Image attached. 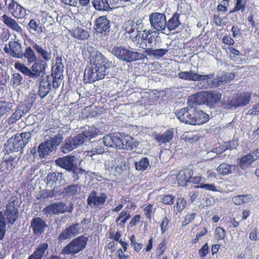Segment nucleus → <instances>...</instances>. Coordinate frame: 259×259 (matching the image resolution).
I'll return each mask as SVG.
<instances>
[{
  "mask_svg": "<svg viewBox=\"0 0 259 259\" xmlns=\"http://www.w3.org/2000/svg\"><path fill=\"white\" fill-rule=\"evenodd\" d=\"M193 174V170L189 168H185L180 170L176 178L178 185L182 187L186 186L187 184L190 182Z\"/></svg>",
  "mask_w": 259,
  "mask_h": 259,
  "instance_id": "21",
  "label": "nucleus"
},
{
  "mask_svg": "<svg viewBox=\"0 0 259 259\" xmlns=\"http://www.w3.org/2000/svg\"><path fill=\"white\" fill-rule=\"evenodd\" d=\"M213 73L206 75H201L194 71H181L178 73V77L182 79L190 81H205L213 76Z\"/></svg>",
  "mask_w": 259,
  "mask_h": 259,
  "instance_id": "15",
  "label": "nucleus"
},
{
  "mask_svg": "<svg viewBox=\"0 0 259 259\" xmlns=\"http://www.w3.org/2000/svg\"><path fill=\"white\" fill-rule=\"evenodd\" d=\"M13 107V103L10 102L0 101V117L10 113Z\"/></svg>",
  "mask_w": 259,
  "mask_h": 259,
  "instance_id": "44",
  "label": "nucleus"
},
{
  "mask_svg": "<svg viewBox=\"0 0 259 259\" xmlns=\"http://www.w3.org/2000/svg\"><path fill=\"white\" fill-rule=\"evenodd\" d=\"M107 195L105 193H100L99 196L95 190H93L89 195L87 199V204L91 207L103 208L107 199Z\"/></svg>",
  "mask_w": 259,
  "mask_h": 259,
  "instance_id": "11",
  "label": "nucleus"
},
{
  "mask_svg": "<svg viewBox=\"0 0 259 259\" xmlns=\"http://www.w3.org/2000/svg\"><path fill=\"white\" fill-rule=\"evenodd\" d=\"M27 28L29 30L33 31L39 35L44 32L42 25L40 24L38 19H31L27 24Z\"/></svg>",
  "mask_w": 259,
  "mask_h": 259,
  "instance_id": "36",
  "label": "nucleus"
},
{
  "mask_svg": "<svg viewBox=\"0 0 259 259\" xmlns=\"http://www.w3.org/2000/svg\"><path fill=\"white\" fill-rule=\"evenodd\" d=\"M93 5L96 10L100 11H108L112 9L109 0H93Z\"/></svg>",
  "mask_w": 259,
  "mask_h": 259,
  "instance_id": "41",
  "label": "nucleus"
},
{
  "mask_svg": "<svg viewBox=\"0 0 259 259\" xmlns=\"http://www.w3.org/2000/svg\"><path fill=\"white\" fill-rule=\"evenodd\" d=\"M30 68L19 62L15 63V68L30 78L36 79L42 77L45 74V64L39 60L35 53L30 57L24 58Z\"/></svg>",
  "mask_w": 259,
  "mask_h": 259,
  "instance_id": "2",
  "label": "nucleus"
},
{
  "mask_svg": "<svg viewBox=\"0 0 259 259\" xmlns=\"http://www.w3.org/2000/svg\"><path fill=\"white\" fill-rule=\"evenodd\" d=\"M9 12L14 18L22 19L26 17V10L15 0H4Z\"/></svg>",
  "mask_w": 259,
  "mask_h": 259,
  "instance_id": "10",
  "label": "nucleus"
},
{
  "mask_svg": "<svg viewBox=\"0 0 259 259\" xmlns=\"http://www.w3.org/2000/svg\"><path fill=\"white\" fill-rule=\"evenodd\" d=\"M259 159V149L256 148L254 150L249 152L237 159V162L242 170L246 169L252 163Z\"/></svg>",
  "mask_w": 259,
  "mask_h": 259,
  "instance_id": "12",
  "label": "nucleus"
},
{
  "mask_svg": "<svg viewBox=\"0 0 259 259\" xmlns=\"http://www.w3.org/2000/svg\"><path fill=\"white\" fill-rule=\"evenodd\" d=\"M36 95L32 94L28 96V99L25 101V103L22 104L25 109L28 112L29 110L32 107L33 104L36 101Z\"/></svg>",
  "mask_w": 259,
  "mask_h": 259,
  "instance_id": "56",
  "label": "nucleus"
},
{
  "mask_svg": "<svg viewBox=\"0 0 259 259\" xmlns=\"http://www.w3.org/2000/svg\"><path fill=\"white\" fill-rule=\"evenodd\" d=\"M130 212L127 210L121 211L115 220L117 225L121 228H124L125 223L131 218Z\"/></svg>",
  "mask_w": 259,
  "mask_h": 259,
  "instance_id": "40",
  "label": "nucleus"
},
{
  "mask_svg": "<svg viewBox=\"0 0 259 259\" xmlns=\"http://www.w3.org/2000/svg\"><path fill=\"white\" fill-rule=\"evenodd\" d=\"M4 52L11 56L20 58L29 57L34 55V51L30 46L26 47L24 52L22 51V45L18 41H10L4 48Z\"/></svg>",
  "mask_w": 259,
  "mask_h": 259,
  "instance_id": "4",
  "label": "nucleus"
},
{
  "mask_svg": "<svg viewBox=\"0 0 259 259\" xmlns=\"http://www.w3.org/2000/svg\"><path fill=\"white\" fill-rule=\"evenodd\" d=\"M10 35V30L8 28H3L0 30V39L3 42L7 41L9 39Z\"/></svg>",
  "mask_w": 259,
  "mask_h": 259,
  "instance_id": "61",
  "label": "nucleus"
},
{
  "mask_svg": "<svg viewBox=\"0 0 259 259\" xmlns=\"http://www.w3.org/2000/svg\"><path fill=\"white\" fill-rule=\"evenodd\" d=\"M4 214L6 216L9 224L13 225L17 221L19 217V211L13 202H10L7 205Z\"/></svg>",
  "mask_w": 259,
  "mask_h": 259,
  "instance_id": "19",
  "label": "nucleus"
},
{
  "mask_svg": "<svg viewBox=\"0 0 259 259\" xmlns=\"http://www.w3.org/2000/svg\"><path fill=\"white\" fill-rule=\"evenodd\" d=\"M153 206L154 205L153 204L150 203L143 208L144 215L149 222H151L155 212V208Z\"/></svg>",
  "mask_w": 259,
  "mask_h": 259,
  "instance_id": "49",
  "label": "nucleus"
},
{
  "mask_svg": "<svg viewBox=\"0 0 259 259\" xmlns=\"http://www.w3.org/2000/svg\"><path fill=\"white\" fill-rule=\"evenodd\" d=\"M149 21L151 26L157 31H163L166 28V16L164 14L152 13L149 16Z\"/></svg>",
  "mask_w": 259,
  "mask_h": 259,
  "instance_id": "13",
  "label": "nucleus"
},
{
  "mask_svg": "<svg viewBox=\"0 0 259 259\" xmlns=\"http://www.w3.org/2000/svg\"><path fill=\"white\" fill-rule=\"evenodd\" d=\"M143 33L141 34L140 31L137 29L132 35L129 36L132 42L139 48L145 50L147 49L149 44H152L156 41V37L153 35L154 32L151 30H144Z\"/></svg>",
  "mask_w": 259,
  "mask_h": 259,
  "instance_id": "5",
  "label": "nucleus"
},
{
  "mask_svg": "<svg viewBox=\"0 0 259 259\" xmlns=\"http://www.w3.org/2000/svg\"><path fill=\"white\" fill-rule=\"evenodd\" d=\"M6 232V222L4 212L0 211V240H3Z\"/></svg>",
  "mask_w": 259,
  "mask_h": 259,
  "instance_id": "54",
  "label": "nucleus"
},
{
  "mask_svg": "<svg viewBox=\"0 0 259 259\" xmlns=\"http://www.w3.org/2000/svg\"><path fill=\"white\" fill-rule=\"evenodd\" d=\"M49 248V244L47 242H43L39 244L35 248L34 252L27 259H42L46 251Z\"/></svg>",
  "mask_w": 259,
  "mask_h": 259,
  "instance_id": "31",
  "label": "nucleus"
},
{
  "mask_svg": "<svg viewBox=\"0 0 259 259\" xmlns=\"http://www.w3.org/2000/svg\"><path fill=\"white\" fill-rule=\"evenodd\" d=\"M63 70L64 65L62 63L61 57H56L55 58V62L53 63L51 75L63 77Z\"/></svg>",
  "mask_w": 259,
  "mask_h": 259,
  "instance_id": "30",
  "label": "nucleus"
},
{
  "mask_svg": "<svg viewBox=\"0 0 259 259\" xmlns=\"http://www.w3.org/2000/svg\"><path fill=\"white\" fill-rule=\"evenodd\" d=\"M31 137L29 132L17 133L8 140L7 148L12 152L20 151L29 142Z\"/></svg>",
  "mask_w": 259,
  "mask_h": 259,
  "instance_id": "6",
  "label": "nucleus"
},
{
  "mask_svg": "<svg viewBox=\"0 0 259 259\" xmlns=\"http://www.w3.org/2000/svg\"><path fill=\"white\" fill-rule=\"evenodd\" d=\"M251 197L249 195H239L232 198L233 203L237 205H242L250 201Z\"/></svg>",
  "mask_w": 259,
  "mask_h": 259,
  "instance_id": "45",
  "label": "nucleus"
},
{
  "mask_svg": "<svg viewBox=\"0 0 259 259\" xmlns=\"http://www.w3.org/2000/svg\"><path fill=\"white\" fill-rule=\"evenodd\" d=\"M222 94L215 90L201 91L193 95V101L198 105H206L214 108L222 99Z\"/></svg>",
  "mask_w": 259,
  "mask_h": 259,
  "instance_id": "3",
  "label": "nucleus"
},
{
  "mask_svg": "<svg viewBox=\"0 0 259 259\" xmlns=\"http://www.w3.org/2000/svg\"><path fill=\"white\" fill-rule=\"evenodd\" d=\"M94 62H91L85 69L84 80L89 83H93L103 79L106 74L107 59L100 52L96 51L93 56Z\"/></svg>",
  "mask_w": 259,
  "mask_h": 259,
  "instance_id": "1",
  "label": "nucleus"
},
{
  "mask_svg": "<svg viewBox=\"0 0 259 259\" xmlns=\"http://www.w3.org/2000/svg\"><path fill=\"white\" fill-rule=\"evenodd\" d=\"M123 137L120 135L118 136H113L112 137H104L103 142L106 146L115 147L118 149L123 148L122 139Z\"/></svg>",
  "mask_w": 259,
  "mask_h": 259,
  "instance_id": "25",
  "label": "nucleus"
},
{
  "mask_svg": "<svg viewBox=\"0 0 259 259\" xmlns=\"http://www.w3.org/2000/svg\"><path fill=\"white\" fill-rule=\"evenodd\" d=\"M235 166V165L222 163L217 168V171L219 175L226 176L232 174L234 170Z\"/></svg>",
  "mask_w": 259,
  "mask_h": 259,
  "instance_id": "38",
  "label": "nucleus"
},
{
  "mask_svg": "<svg viewBox=\"0 0 259 259\" xmlns=\"http://www.w3.org/2000/svg\"><path fill=\"white\" fill-rule=\"evenodd\" d=\"M23 81V77L19 73H14L11 78V85L14 88L21 84Z\"/></svg>",
  "mask_w": 259,
  "mask_h": 259,
  "instance_id": "52",
  "label": "nucleus"
},
{
  "mask_svg": "<svg viewBox=\"0 0 259 259\" xmlns=\"http://www.w3.org/2000/svg\"><path fill=\"white\" fill-rule=\"evenodd\" d=\"M32 49L36 51V53L39 55L41 59L39 57L37 58L39 60L43 61L45 64V70L48 66L47 62L50 61L52 58V53L51 51H48L44 49L41 46L36 43H34L32 46Z\"/></svg>",
  "mask_w": 259,
  "mask_h": 259,
  "instance_id": "27",
  "label": "nucleus"
},
{
  "mask_svg": "<svg viewBox=\"0 0 259 259\" xmlns=\"http://www.w3.org/2000/svg\"><path fill=\"white\" fill-rule=\"evenodd\" d=\"M180 17V14L176 12L172 17L167 22L166 21V27L169 31L175 30L181 25Z\"/></svg>",
  "mask_w": 259,
  "mask_h": 259,
  "instance_id": "35",
  "label": "nucleus"
},
{
  "mask_svg": "<svg viewBox=\"0 0 259 259\" xmlns=\"http://www.w3.org/2000/svg\"><path fill=\"white\" fill-rule=\"evenodd\" d=\"M63 77L56 76L54 75H47V80H50V84L54 89H57L60 85Z\"/></svg>",
  "mask_w": 259,
  "mask_h": 259,
  "instance_id": "51",
  "label": "nucleus"
},
{
  "mask_svg": "<svg viewBox=\"0 0 259 259\" xmlns=\"http://www.w3.org/2000/svg\"><path fill=\"white\" fill-rule=\"evenodd\" d=\"M79 224H73L66 227L59 235L58 239L63 242L71 237L75 236L79 233Z\"/></svg>",
  "mask_w": 259,
  "mask_h": 259,
  "instance_id": "18",
  "label": "nucleus"
},
{
  "mask_svg": "<svg viewBox=\"0 0 259 259\" xmlns=\"http://www.w3.org/2000/svg\"><path fill=\"white\" fill-rule=\"evenodd\" d=\"M112 53L119 59L126 62H132L142 58L141 53L131 51L121 46L114 47L112 49Z\"/></svg>",
  "mask_w": 259,
  "mask_h": 259,
  "instance_id": "8",
  "label": "nucleus"
},
{
  "mask_svg": "<svg viewBox=\"0 0 259 259\" xmlns=\"http://www.w3.org/2000/svg\"><path fill=\"white\" fill-rule=\"evenodd\" d=\"M33 234L35 235H40L44 233L48 227L46 222L41 218L34 217L30 222Z\"/></svg>",
  "mask_w": 259,
  "mask_h": 259,
  "instance_id": "20",
  "label": "nucleus"
},
{
  "mask_svg": "<svg viewBox=\"0 0 259 259\" xmlns=\"http://www.w3.org/2000/svg\"><path fill=\"white\" fill-rule=\"evenodd\" d=\"M3 23L9 28L18 33L22 32V29L17 21L11 16L4 14L1 18Z\"/></svg>",
  "mask_w": 259,
  "mask_h": 259,
  "instance_id": "24",
  "label": "nucleus"
},
{
  "mask_svg": "<svg viewBox=\"0 0 259 259\" xmlns=\"http://www.w3.org/2000/svg\"><path fill=\"white\" fill-rule=\"evenodd\" d=\"M194 108L185 107L176 112V117L181 121L186 124H191L193 122Z\"/></svg>",
  "mask_w": 259,
  "mask_h": 259,
  "instance_id": "17",
  "label": "nucleus"
},
{
  "mask_svg": "<svg viewBox=\"0 0 259 259\" xmlns=\"http://www.w3.org/2000/svg\"><path fill=\"white\" fill-rule=\"evenodd\" d=\"M235 95L238 107L245 106L250 101L251 96L250 92H244L241 93H236Z\"/></svg>",
  "mask_w": 259,
  "mask_h": 259,
  "instance_id": "32",
  "label": "nucleus"
},
{
  "mask_svg": "<svg viewBox=\"0 0 259 259\" xmlns=\"http://www.w3.org/2000/svg\"><path fill=\"white\" fill-rule=\"evenodd\" d=\"M97 135V133L94 127H89L88 130L85 129L81 133L77 134V138L82 141V143L86 140H90Z\"/></svg>",
  "mask_w": 259,
  "mask_h": 259,
  "instance_id": "37",
  "label": "nucleus"
},
{
  "mask_svg": "<svg viewBox=\"0 0 259 259\" xmlns=\"http://www.w3.org/2000/svg\"><path fill=\"white\" fill-rule=\"evenodd\" d=\"M194 116H193V121L192 125H200L207 122L209 119V115L204 111L194 108Z\"/></svg>",
  "mask_w": 259,
  "mask_h": 259,
  "instance_id": "26",
  "label": "nucleus"
},
{
  "mask_svg": "<svg viewBox=\"0 0 259 259\" xmlns=\"http://www.w3.org/2000/svg\"><path fill=\"white\" fill-rule=\"evenodd\" d=\"M174 135V130L173 128H168L163 134H157L155 135V140L159 143L166 144L170 142Z\"/></svg>",
  "mask_w": 259,
  "mask_h": 259,
  "instance_id": "29",
  "label": "nucleus"
},
{
  "mask_svg": "<svg viewBox=\"0 0 259 259\" xmlns=\"http://www.w3.org/2000/svg\"><path fill=\"white\" fill-rule=\"evenodd\" d=\"M130 240L131 242V245L134 248V250L137 252H139L142 248V244L137 242L136 240V237L134 234L130 237Z\"/></svg>",
  "mask_w": 259,
  "mask_h": 259,
  "instance_id": "58",
  "label": "nucleus"
},
{
  "mask_svg": "<svg viewBox=\"0 0 259 259\" xmlns=\"http://www.w3.org/2000/svg\"><path fill=\"white\" fill-rule=\"evenodd\" d=\"M51 142L45 141L41 143L37 148V153L40 158H44L52 151L53 149L50 145Z\"/></svg>",
  "mask_w": 259,
  "mask_h": 259,
  "instance_id": "42",
  "label": "nucleus"
},
{
  "mask_svg": "<svg viewBox=\"0 0 259 259\" xmlns=\"http://www.w3.org/2000/svg\"><path fill=\"white\" fill-rule=\"evenodd\" d=\"M247 0H236L234 7L230 11V13H235L241 11L243 12L246 8Z\"/></svg>",
  "mask_w": 259,
  "mask_h": 259,
  "instance_id": "47",
  "label": "nucleus"
},
{
  "mask_svg": "<svg viewBox=\"0 0 259 259\" xmlns=\"http://www.w3.org/2000/svg\"><path fill=\"white\" fill-rule=\"evenodd\" d=\"M152 44H149L147 49L145 52L149 56H153L156 58H160L164 56L169 51L167 49H153Z\"/></svg>",
  "mask_w": 259,
  "mask_h": 259,
  "instance_id": "33",
  "label": "nucleus"
},
{
  "mask_svg": "<svg viewBox=\"0 0 259 259\" xmlns=\"http://www.w3.org/2000/svg\"><path fill=\"white\" fill-rule=\"evenodd\" d=\"M222 107L225 109L237 108L238 107L235 94L227 98H224L221 103Z\"/></svg>",
  "mask_w": 259,
  "mask_h": 259,
  "instance_id": "39",
  "label": "nucleus"
},
{
  "mask_svg": "<svg viewBox=\"0 0 259 259\" xmlns=\"http://www.w3.org/2000/svg\"><path fill=\"white\" fill-rule=\"evenodd\" d=\"M215 235L218 240L224 239L226 237V231L221 227H218L215 229Z\"/></svg>",
  "mask_w": 259,
  "mask_h": 259,
  "instance_id": "63",
  "label": "nucleus"
},
{
  "mask_svg": "<svg viewBox=\"0 0 259 259\" xmlns=\"http://www.w3.org/2000/svg\"><path fill=\"white\" fill-rule=\"evenodd\" d=\"M77 135L74 138L69 137L65 140V143L61 147V150L64 153H67L74 149L78 145L82 144V141L77 138Z\"/></svg>",
  "mask_w": 259,
  "mask_h": 259,
  "instance_id": "23",
  "label": "nucleus"
},
{
  "mask_svg": "<svg viewBox=\"0 0 259 259\" xmlns=\"http://www.w3.org/2000/svg\"><path fill=\"white\" fill-rule=\"evenodd\" d=\"M169 223V220L166 216L162 218L160 224V227L161 231V234H164L168 229V225Z\"/></svg>",
  "mask_w": 259,
  "mask_h": 259,
  "instance_id": "62",
  "label": "nucleus"
},
{
  "mask_svg": "<svg viewBox=\"0 0 259 259\" xmlns=\"http://www.w3.org/2000/svg\"><path fill=\"white\" fill-rule=\"evenodd\" d=\"M186 205L187 202L184 198L182 197H178L175 205L176 213L182 212L185 209Z\"/></svg>",
  "mask_w": 259,
  "mask_h": 259,
  "instance_id": "53",
  "label": "nucleus"
},
{
  "mask_svg": "<svg viewBox=\"0 0 259 259\" xmlns=\"http://www.w3.org/2000/svg\"><path fill=\"white\" fill-rule=\"evenodd\" d=\"M110 22L106 16H100L96 19L95 30L97 34L101 36L108 35L110 32Z\"/></svg>",
  "mask_w": 259,
  "mask_h": 259,
  "instance_id": "14",
  "label": "nucleus"
},
{
  "mask_svg": "<svg viewBox=\"0 0 259 259\" xmlns=\"http://www.w3.org/2000/svg\"><path fill=\"white\" fill-rule=\"evenodd\" d=\"M196 231H197L196 237L191 240L193 244L197 243L201 239V237L206 235L208 232L207 229L205 227L199 225L197 226Z\"/></svg>",
  "mask_w": 259,
  "mask_h": 259,
  "instance_id": "46",
  "label": "nucleus"
},
{
  "mask_svg": "<svg viewBox=\"0 0 259 259\" xmlns=\"http://www.w3.org/2000/svg\"><path fill=\"white\" fill-rule=\"evenodd\" d=\"M123 148L122 149L126 150H132L134 148V139L129 136H124L122 139Z\"/></svg>",
  "mask_w": 259,
  "mask_h": 259,
  "instance_id": "55",
  "label": "nucleus"
},
{
  "mask_svg": "<svg viewBox=\"0 0 259 259\" xmlns=\"http://www.w3.org/2000/svg\"><path fill=\"white\" fill-rule=\"evenodd\" d=\"M134 25V22L133 20H129L124 22L122 25V29L125 33L128 34L130 36L136 31Z\"/></svg>",
  "mask_w": 259,
  "mask_h": 259,
  "instance_id": "50",
  "label": "nucleus"
},
{
  "mask_svg": "<svg viewBox=\"0 0 259 259\" xmlns=\"http://www.w3.org/2000/svg\"><path fill=\"white\" fill-rule=\"evenodd\" d=\"M50 80H49V81H48V80H47L46 81L44 82V79L40 78L38 95L41 97V98H43L45 97H46L50 92Z\"/></svg>",
  "mask_w": 259,
  "mask_h": 259,
  "instance_id": "43",
  "label": "nucleus"
},
{
  "mask_svg": "<svg viewBox=\"0 0 259 259\" xmlns=\"http://www.w3.org/2000/svg\"><path fill=\"white\" fill-rule=\"evenodd\" d=\"M55 196L56 192L54 190L45 189L40 192L39 199L45 200L49 198H53Z\"/></svg>",
  "mask_w": 259,
  "mask_h": 259,
  "instance_id": "57",
  "label": "nucleus"
},
{
  "mask_svg": "<svg viewBox=\"0 0 259 259\" xmlns=\"http://www.w3.org/2000/svg\"><path fill=\"white\" fill-rule=\"evenodd\" d=\"M213 77L214 76H212L211 78L205 79V81H203L204 84L202 85L201 88L207 89L209 88H217L230 80L227 74H224L222 76H217L211 80Z\"/></svg>",
  "mask_w": 259,
  "mask_h": 259,
  "instance_id": "16",
  "label": "nucleus"
},
{
  "mask_svg": "<svg viewBox=\"0 0 259 259\" xmlns=\"http://www.w3.org/2000/svg\"><path fill=\"white\" fill-rule=\"evenodd\" d=\"M57 180V177L56 176V174L55 172H50L49 173L47 177V185H50L51 186H52L54 183L56 182Z\"/></svg>",
  "mask_w": 259,
  "mask_h": 259,
  "instance_id": "64",
  "label": "nucleus"
},
{
  "mask_svg": "<svg viewBox=\"0 0 259 259\" xmlns=\"http://www.w3.org/2000/svg\"><path fill=\"white\" fill-rule=\"evenodd\" d=\"M70 32L73 37L81 40L87 39L90 36L87 30L79 27L74 28Z\"/></svg>",
  "mask_w": 259,
  "mask_h": 259,
  "instance_id": "34",
  "label": "nucleus"
},
{
  "mask_svg": "<svg viewBox=\"0 0 259 259\" xmlns=\"http://www.w3.org/2000/svg\"><path fill=\"white\" fill-rule=\"evenodd\" d=\"M28 112L25 109L23 105H19L17 106L11 116L8 118L7 122L9 124H12L16 123L19 120L23 115H24Z\"/></svg>",
  "mask_w": 259,
  "mask_h": 259,
  "instance_id": "28",
  "label": "nucleus"
},
{
  "mask_svg": "<svg viewBox=\"0 0 259 259\" xmlns=\"http://www.w3.org/2000/svg\"><path fill=\"white\" fill-rule=\"evenodd\" d=\"M195 188L196 189L201 188L204 189L206 190L212 191V192H217L218 191V189L214 184H204L203 183V184L201 185H196L195 186Z\"/></svg>",
  "mask_w": 259,
  "mask_h": 259,
  "instance_id": "60",
  "label": "nucleus"
},
{
  "mask_svg": "<svg viewBox=\"0 0 259 259\" xmlns=\"http://www.w3.org/2000/svg\"><path fill=\"white\" fill-rule=\"evenodd\" d=\"M257 16V11L255 10L251 11L249 12V16L247 17V19L251 25V27L253 28L256 27L257 25L255 23V18Z\"/></svg>",
  "mask_w": 259,
  "mask_h": 259,
  "instance_id": "59",
  "label": "nucleus"
},
{
  "mask_svg": "<svg viewBox=\"0 0 259 259\" xmlns=\"http://www.w3.org/2000/svg\"><path fill=\"white\" fill-rule=\"evenodd\" d=\"M74 156L67 155L58 158L56 160L55 163L58 166L69 171H71L73 170L74 168Z\"/></svg>",
  "mask_w": 259,
  "mask_h": 259,
  "instance_id": "22",
  "label": "nucleus"
},
{
  "mask_svg": "<svg viewBox=\"0 0 259 259\" xmlns=\"http://www.w3.org/2000/svg\"><path fill=\"white\" fill-rule=\"evenodd\" d=\"M136 170L139 171H144L149 166V160L147 157L142 158L140 161L135 162Z\"/></svg>",
  "mask_w": 259,
  "mask_h": 259,
  "instance_id": "48",
  "label": "nucleus"
},
{
  "mask_svg": "<svg viewBox=\"0 0 259 259\" xmlns=\"http://www.w3.org/2000/svg\"><path fill=\"white\" fill-rule=\"evenodd\" d=\"M73 210L72 204L69 206L63 202L52 203L44 208L42 211L46 215L58 214L64 213L65 212H71Z\"/></svg>",
  "mask_w": 259,
  "mask_h": 259,
  "instance_id": "9",
  "label": "nucleus"
},
{
  "mask_svg": "<svg viewBox=\"0 0 259 259\" xmlns=\"http://www.w3.org/2000/svg\"><path fill=\"white\" fill-rule=\"evenodd\" d=\"M88 238L83 235L77 237L72 240L62 250L64 255L75 254L83 250L87 244Z\"/></svg>",
  "mask_w": 259,
  "mask_h": 259,
  "instance_id": "7",
  "label": "nucleus"
}]
</instances>
